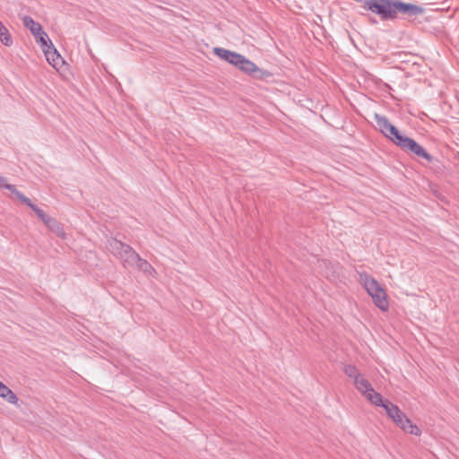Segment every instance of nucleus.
Here are the masks:
<instances>
[{
	"instance_id": "obj_1",
	"label": "nucleus",
	"mask_w": 459,
	"mask_h": 459,
	"mask_svg": "<svg viewBox=\"0 0 459 459\" xmlns=\"http://www.w3.org/2000/svg\"><path fill=\"white\" fill-rule=\"evenodd\" d=\"M359 281L363 285L373 303L382 311H387L389 302L387 295L380 283L371 275L366 273H359Z\"/></svg>"
},
{
	"instance_id": "obj_2",
	"label": "nucleus",
	"mask_w": 459,
	"mask_h": 459,
	"mask_svg": "<svg viewBox=\"0 0 459 459\" xmlns=\"http://www.w3.org/2000/svg\"><path fill=\"white\" fill-rule=\"evenodd\" d=\"M229 64L254 79L263 80L272 76L270 72L258 67L253 61L237 52L233 54Z\"/></svg>"
},
{
	"instance_id": "obj_3",
	"label": "nucleus",
	"mask_w": 459,
	"mask_h": 459,
	"mask_svg": "<svg viewBox=\"0 0 459 459\" xmlns=\"http://www.w3.org/2000/svg\"><path fill=\"white\" fill-rule=\"evenodd\" d=\"M229 64L254 79L263 80L272 76L270 72L258 67L253 61L237 52L233 54Z\"/></svg>"
},
{
	"instance_id": "obj_4",
	"label": "nucleus",
	"mask_w": 459,
	"mask_h": 459,
	"mask_svg": "<svg viewBox=\"0 0 459 459\" xmlns=\"http://www.w3.org/2000/svg\"><path fill=\"white\" fill-rule=\"evenodd\" d=\"M375 122L380 132L398 147H401L408 137L403 135L385 116L375 114Z\"/></svg>"
},
{
	"instance_id": "obj_5",
	"label": "nucleus",
	"mask_w": 459,
	"mask_h": 459,
	"mask_svg": "<svg viewBox=\"0 0 459 459\" xmlns=\"http://www.w3.org/2000/svg\"><path fill=\"white\" fill-rule=\"evenodd\" d=\"M108 247L114 255L124 262L125 265L133 266L134 262L139 260V255L130 246L117 239H110Z\"/></svg>"
},
{
	"instance_id": "obj_6",
	"label": "nucleus",
	"mask_w": 459,
	"mask_h": 459,
	"mask_svg": "<svg viewBox=\"0 0 459 459\" xmlns=\"http://www.w3.org/2000/svg\"><path fill=\"white\" fill-rule=\"evenodd\" d=\"M362 7L383 21L394 20V0H364Z\"/></svg>"
},
{
	"instance_id": "obj_7",
	"label": "nucleus",
	"mask_w": 459,
	"mask_h": 459,
	"mask_svg": "<svg viewBox=\"0 0 459 459\" xmlns=\"http://www.w3.org/2000/svg\"><path fill=\"white\" fill-rule=\"evenodd\" d=\"M30 209L36 213V215L44 222V224L61 238H65L66 234L63 230L62 225L53 217L49 216L45 211L39 207L36 203H27Z\"/></svg>"
},
{
	"instance_id": "obj_8",
	"label": "nucleus",
	"mask_w": 459,
	"mask_h": 459,
	"mask_svg": "<svg viewBox=\"0 0 459 459\" xmlns=\"http://www.w3.org/2000/svg\"><path fill=\"white\" fill-rule=\"evenodd\" d=\"M353 385L372 404L378 405L382 403V395L373 389L369 381L362 374L353 382Z\"/></svg>"
},
{
	"instance_id": "obj_9",
	"label": "nucleus",
	"mask_w": 459,
	"mask_h": 459,
	"mask_svg": "<svg viewBox=\"0 0 459 459\" xmlns=\"http://www.w3.org/2000/svg\"><path fill=\"white\" fill-rule=\"evenodd\" d=\"M406 14L409 17H416L425 13V9L418 4L394 0V20L398 13Z\"/></svg>"
},
{
	"instance_id": "obj_10",
	"label": "nucleus",
	"mask_w": 459,
	"mask_h": 459,
	"mask_svg": "<svg viewBox=\"0 0 459 459\" xmlns=\"http://www.w3.org/2000/svg\"><path fill=\"white\" fill-rule=\"evenodd\" d=\"M404 152H410L419 158H423L429 162L433 160V156L429 154L420 143L412 138L407 137L400 147Z\"/></svg>"
},
{
	"instance_id": "obj_11",
	"label": "nucleus",
	"mask_w": 459,
	"mask_h": 459,
	"mask_svg": "<svg viewBox=\"0 0 459 459\" xmlns=\"http://www.w3.org/2000/svg\"><path fill=\"white\" fill-rule=\"evenodd\" d=\"M377 406L383 407L387 415L393 420V421L398 425L399 423H402L403 418L405 416V414L398 408V406L393 404L389 401H384L382 399V403L378 404Z\"/></svg>"
},
{
	"instance_id": "obj_12",
	"label": "nucleus",
	"mask_w": 459,
	"mask_h": 459,
	"mask_svg": "<svg viewBox=\"0 0 459 459\" xmlns=\"http://www.w3.org/2000/svg\"><path fill=\"white\" fill-rule=\"evenodd\" d=\"M44 55L46 56V58L48 62L53 66L57 67L59 66L63 62V58L53 45L51 41H49V46L47 47L46 50L43 51Z\"/></svg>"
},
{
	"instance_id": "obj_13",
	"label": "nucleus",
	"mask_w": 459,
	"mask_h": 459,
	"mask_svg": "<svg viewBox=\"0 0 459 459\" xmlns=\"http://www.w3.org/2000/svg\"><path fill=\"white\" fill-rule=\"evenodd\" d=\"M0 188L8 189L18 199V201H30L23 194L18 191L15 186L7 182L6 178L0 176Z\"/></svg>"
},
{
	"instance_id": "obj_14",
	"label": "nucleus",
	"mask_w": 459,
	"mask_h": 459,
	"mask_svg": "<svg viewBox=\"0 0 459 459\" xmlns=\"http://www.w3.org/2000/svg\"><path fill=\"white\" fill-rule=\"evenodd\" d=\"M397 426L409 434L414 436H420L421 434L418 426L414 425L406 416L403 418L402 423H399Z\"/></svg>"
},
{
	"instance_id": "obj_15",
	"label": "nucleus",
	"mask_w": 459,
	"mask_h": 459,
	"mask_svg": "<svg viewBox=\"0 0 459 459\" xmlns=\"http://www.w3.org/2000/svg\"><path fill=\"white\" fill-rule=\"evenodd\" d=\"M0 396L12 404H17L19 401L16 394L2 382H0Z\"/></svg>"
},
{
	"instance_id": "obj_16",
	"label": "nucleus",
	"mask_w": 459,
	"mask_h": 459,
	"mask_svg": "<svg viewBox=\"0 0 459 459\" xmlns=\"http://www.w3.org/2000/svg\"><path fill=\"white\" fill-rule=\"evenodd\" d=\"M137 267L138 270L142 271L146 275H154L156 273L154 268L152 264L144 259H142L139 256V260L134 262V265Z\"/></svg>"
},
{
	"instance_id": "obj_17",
	"label": "nucleus",
	"mask_w": 459,
	"mask_h": 459,
	"mask_svg": "<svg viewBox=\"0 0 459 459\" xmlns=\"http://www.w3.org/2000/svg\"><path fill=\"white\" fill-rule=\"evenodd\" d=\"M23 24L26 28L30 29V32L36 36L38 35L42 30V26L35 22L30 16H24L22 19Z\"/></svg>"
},
{
	"instance_id": "obj_18",
	"label": "nucleus",
	"mask_w": 459,
	"mask_h": 459,
	"mask_svg": "<svg viewBox=\"0 0 459 459\" xmlns=\"http://www.w3.org/2000/svg\"><path fill=\"white\" fill-rule=\"evenodd\" d=\"M0 41L6 47L13 44L12 35L2 22H0Z\"/></svg>"
},
{
	"instance_id": "obj_19",
	"label": "nucleus",
	"mask_w": 459,
	"mask_h": 459,
	"mask_svg": "<svg viewBox=\"0 0 459 459\" xmlns=\"http://www.w3.org/2000/svg\"><path fill=\"white\" fill-rule=\"evenodd\" d=\"M213 53L221 60L230 63L235 51L228 50L222 48H214Z\"/></svg>"
},
{
	"instance_id": "obj_20",
	"label": "nucleus",
	"mask_w": 459,
	"mask_h": 459,
	"mask_svg": "<svg viewBox=\"0 0 459 459\" xmlns=\"http://www.w3.org/2000/svg\"><path fill=\"white\" fill-rule=\"evenodd\" d=\"M343 372L352 380V382H354L361 375L359 369L353 365H345L343 367Z\"/></svg>"
},
{
	"instance_id": "obj_21",
	"label": "nucleus",
	"mask_w": 459,
	"mask_h": 459,
	"mask_svg": "<svg viewBox=\"0 0 459 459\" xmlns=\"http://www.w3.org/2000/svg\"><path fill=\"white\" fill-rule=\"evenodd\" d=\"M35 38L37 43L40 44L42 51L46 50L47 47L49 46V41H51L47 32L42 30Z\"/></svg>"
}]
</instances>
